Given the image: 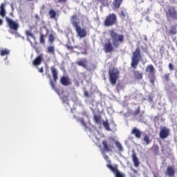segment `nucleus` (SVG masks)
<instances>
[{
    "instance_id": "obj_10",
    "label": "nucleus",
    "mask_w": 177,
    "mask_h": 177,
    "mask_svg": "<svg viewBox=\"0 0 177 177\" xmlns=\"http://www.w3.org/2000/svg\"><path fill=\"white\" fill-rule=\"evenodd\" d=\"M106 167L111 171V172H113L115 177H125L124 174L120 172L117 165L113 166V165L107 164Z\"/></svg>"
},
{
    "instance_id": "obj_12",
    "label": "nucleus",
    "mask_w": 177,
    "mask_h": 177,
    "mask_svg": "<svg viewBox=\"0 0 177 177\" xmlns=\"http://www.w3.org/2000/svg\"><path fill=\"white\" fill-rule=\"evenodd\" d=\"M169 129L165 127H162L159 133V136L160 139H167V138L169 136Z\"/></svg>"
},
{
    "instance_id": "obj_49",
    "label": "nucleus",
    "mask_w": 177,
    "mask_h": 177,
    "mask_svg": "<svg viewBox=\"0 0 177 177\" xmlns=\"http://www.w3.org/2000/svg\"><path fill=\"white\" fill-rule=\"evenodd\" d=\"M140 117H143V113L140 114Z\"/></svg>"
},
{
    "instance_id": "obj_19",
    "label": "nucleus",
    "mask_w": 177,
    "mask_h": 177,
    "mask_svg": "<svg viewBox=\"0 0 177 177\" xmlns=\"http://www.w3.org/2000/svg\"><path fill=\"white\" fill-rule=\"evenodd\" d=\"M25 34L27 37V39H26L27 41H28V42H30V44L32 45V41H31V39H30V37H30L31 38H32V39L35 41L36 38H35V36L33 35L32 32H31V30H26Z\"/></svg>"
},
{
    "instance_id": "obj_21",
    "label": "nucleus",
    "mask_w": 177,
    "mask_h": 177,
    "mask_svg": "<svg viewBox=\"0 0 177 177\" xmlns=\"http://www.w3.org/2000/svg\"><path fill=\"white\" fill-rule=\"evenodd\" d=\"M168 34L169 35H176V34H177L176 26H171L170 29L168 31Z\"/></svg>"
},
{
    "instance_id": "obj_6",
    "label": "nucleus",
    "mask_w": 177,
    "mask_h": 177,
    "mask_svg": "<svg viewBox=\"0 0 177 177\" xmlns=\"http://www.w3.org/2000/svg\"><path fill=\"white\" fill-rule=\"evenodd\" d=\"M145 73L148 74V78L150 83L154 86V82H156V68L153 64L147 65L145 68Z\"/></svg>"
},
{
    "instance_id": "obj_27",
    "label": "nucleus",
    "mask_w": 177,
    "mask_h": 177,
    "mask_svg": "<svg viewBox=\"0 0 177 177\" xmlns=\"http://www.w3.org/2000/svg\"><path fill=\"white\" fill-rule=\"evenodd\" d=\"M152 151L153 154L158 155L160 153V147L157 145H153L152 146Z\"/></svg>"
},
{
    "instance_id": "obj_23",
    "label": "nucleus",
    "mask_w": 177,
    "mask_h": 177,
    "mask_svg": "<svg viewBox=\"0 0 177 177\" xmlns=\"http://www.w3.org/2000/svg\"><path fill=\"white\" fill-rule=\"evenodd\" d=\"M133 74L136 80H143V74L139 72V71H133Z\"/></svg>"
},
{
    "instance_id": "obj_47",
    "label": "nucleus",
    "mask_w": 177,
    "mask_h": 177,
    "mask_svg": "<svg viewBox=\"0 0 177 177\" xmlns=\"http://www.w3.org/2000/svg\"><path fill=\"white\" fill-rule=\"evenodd\" d=\"M3 24V20L0 19V26H2Z\"/></svg>"
},
{
    "instance_id": "obj_1",
    "label": "nucleus",
    "mask_w": 177,
    "mask_h": 177,
    "mask_svg": "<svg viewBox=\"0 0 177 177\" xmlns=\"http://www.w3.org/2000/svg\"><path fill=\"white\" fill-rule=\"evenodd\" d=\"M109 35L112 39V42L109 40L103 46V50L105 53H111L115 49L120 48V44L124 42V35L118 34L117 32L111 30L109 31Z\"/></svg>"
},
{
    "instance_id": "obj_34",
    "label": "nucleus",
    "mask_w": 177,
    "mask_h": 177,
    "mask_svg": "<svg viewBox=\"0 0 177 177\" xmlns=\"http://www.w3.org/2000/svg\"><path fill=\"white\" fill-rule=\"evenodd\" d=\"M97 2H100L102 6H107L109 5V0H97Z\"/></svg>"
},
{
    "instance_id": "obj_37",
    "label": "nucleus",
    "mask_w": 177,
    "mask_h": 177,
    "mask_svg": "<svg viewBox=\"0 0 177 177\" xmlns=\"http://www.w3.org/2000/svg\"><path fill=\"white\" fill-rule=\"evenodd\" d=\"M62 100L64 103H68V97L67 95H63L62 97Z\"/></svg>"
},
{
    "instance_id": "obj_45",
    "label": "nucleus",
    "mask_w": 177,
    "mask_h": 177,
    "mask_svg": "<svg viewBox=\"0 0 177 177\" xmlns=\"http://www.w3.org/2000/svg\"><path fill=\"white\" fill-rule=\"evenodd\" d=\"M132 172H133V174H135L136 175L138 174V170L135 169H131Z\"/></svg>"
},
{
    "instance_id": "obj_48",
    "label": "nucleus",
    "mask_w": 177,
    "mask_h": 177,
    "mask_svg": "<svg viewBox=\"0 0 177 177\" xmlns=\"http://www.w3.org/2000/svg\"><path fill=\"white\" fill-rule=\"evenodd\" d=\"M26 1H28V2H31V1H32L34 0H26Z\"/></svg>"
},
{
    "instance_id": "obj_7",
    "label": "nucleus",
    "mask_w": 177,
    "mask_h": 177,
    "mask_svg": "<svg viewBox=\"0 0 177 177\" xmlns=\"http://www.w3.org/2000/svg\"><path fill=\"white\" fill-rule=\"evenodd\" d=\"M109 82L112 85L117 84V80L120 78V71L117 68H112L109 71Z\"/></svg>"
},
{
    "instance_id": "obj_32",
    "label": "nucleus",
    "mask_w": 177,
    "mask_h": 177,
    "mask_svg": "<svg viewBox=\"0 0 177 177\" xmlns=\"http://www.w3.org/2000/svg\"><path fill=\"white\" fill-rule=\"evenodd\" d=\"M103 127L105 128L106 131H111L110 129V124H109V122L107 121H104L103 122Z\"/></svg>"
},
{
    "instance_id": "obj_15",
    "label": "nucleus",
    "mask_w": 177,
    "mask_h": 177,
    "mask_svg": "<svg viewBox=\"0 0 177 177\" xmlns=\"http://www.w3.org/2000/svg\"><path fill=\"white\" fill-rule=\"evenodd\" d=\"M131 135H134L135 138L137 139H140L142 138V131L139 129L134 127L131 132Z\"/></svg>"
},
{
    "instance_id": "obj_24",
    "label": "nucleus",
    "mask_w": 177,
    "mask_h": 177,
    "mask_svg": "<svg viewBox=\"0 0 177 177\" xmlns=\"http://www.w3.org/2000/svg\"><path fill=\"white\" fill-rule=\"evenodd\" d=\"M143 142H145V145H150V143H151L150 136L145 134L143 138Z\"/></svg>"
},
{
    "instance_id": "obj_20",
    "label": "nucleus",
    "mask_w": 177,
    "mask_h": 177,
    "mask_svg": "<svg viewBox=\"0 0 177 177\" xmlns=\"http://www.w3.org/2000/svg\"><path fill=\"white\" fill-rule=\"evenodd\" d=\"M131 157H132L133 162L134 164V167L138 168V167L140 165V162H139V159L138 158V156H136V153H133Z\"/></svg>"
},
{
    "instance_id": "obj_35",
    "label": "nucleus",
    "mask_w": 177,
    "mask_h": 177,
    "mask_svg": "<svg viewBox=\"0 0 177 177\" xmlns=\"http://www.w3.org/2000/svg\"><path fill=\"white\" fill-rule=\"evenodd\" d=\"M48 41L51 44H53V42H55V35H53V34H50L48 35Z\"/></svg>"
},
{
    "instance_id": "obj_5",
    "label": "nucleus",
    "mask_w": 177,
    "mask_h": 177,
    "mask_svg": "<svg viewBox=\"0 0 177 177\" xmlns=\"http://www.w3.org/2000/svg\"><path fill=\"white\" fill-rule=\"evenodd\" d=\"M167 20H177V10L176 8L172 6H168L164 9Z\"/></svg>"
},
{
    "instance_id": "obj_22",
    "label": "nucleus",
    "mask_w": 177,
    "mask_h": 177,
    "mask_svg": "<svg viewBox=\"0 0 177 177\" xmlns=\"http://www.w3.org/2000/svg\"><path fill=\"white\" fill-rule=\"evenodd\" d=\"M6 15V11L5 10V3H1L0 6V16L1 17H5Z\"/></svg>"
},
{
    "instance_id": "obj_38",
    "label": "nucleus",
    "mask_w": 177,
    "mask_h": 177,
    "mask_svg": "<svg viewBox=\"0 0 177 177\" xmlns=\"http://www.w3.org/2000/svg\"><path fill=\"white\" fill-rule=\"evenodd\" d=\"M169 75H171V74H169V73L165 74L164 78H165V81H167V82H169V81H170Z\"/></svg>"
},
{
    "instance_id": "obj_8",
    "label": "nucleus",
    "mask_w": 177,
    "mask_h": 177,
    "mask_svg": "<svg viewBox=\"0 0 177 177\" xmlns=\"http://www.w3.org/2000/svg\"><path fill=\"white\" fill-rule=\"evenodd\" d=\"M115 24H117V15L114 13L109 14L104 21V27H113Z\"/></svg>"
},
{
    "instance_id": "obj_42",
    "label": "nucleus",
    "mask_w": 177,
    "mask_h": 177,
    "mask_svg": "<svg viewBox=\"0 0 177 177\" xmlns=\"http://www.w3.org/2000/svg\"><path fill=\"white\" fill-rule=\"evenodd\" d=\"M84 95L85 97H89V93L86 90H84Z\"/></svg>"
},
{
    "instance_id": "obj_46",
    "label": "nucleus",
    "mask_w": 177,
    "mask_h": 177,
    "mask_svg": "<svg viewBox=\"0 0 177 177\" xmlns=\"http://www.w3.org/2000/svg\"><path fill=\"white\" fill-rule=\"evenodd\" d=\"M34 49L37 53H39V50H38V47H34Z\"/></svg>"
},
{
    "instance_id": "obj_9",
    "label": "nucleus",
    "mask_w": 177,
    "mask_h": 177,
    "mask_svg": "<svg viewBox=\"0 0 177 177\" xmlns=\"http://www.w3.org/2000/svg\"><path fill=\"white\" fill-rule=\"evenodd\" d=\"M102 153H113L114 150V145L108 140H104L102 142Z\"/></svg>"
},
{
    "instance_id": "obj_44",
    "label": "nucleus",
    "mask_w": 177,
    "mask_h": 177,
    "mask_svg": "<svg viewBox=\"0 0 177 177\" xmlns=\"http://www.w3.org/2000/svg\"><path fill=\"white\" fill-rule=\"evenodd\" d=\"M58 2L59 3H66V2H67V0H58Z\"/></svg>"
},
{
    "instance_id": "obj_36",
    "label": "nucleus",
    "mask_w": 177,
    "mask_h": 177,
    "mask_svg": "<svg viewBox=\"0 0 177 177\" xmlns=\"http://www.w3.org/2000/svg\"><path fill=\"white\" fill-rule=\"evenodd\" d=\"M140 113V106H138L136 111H133L132 113V115L133 117H136V115H138V114Z\"/></svg>"
},
{
    "instance_id": "obj_3",
    "label": "nucleus",
    "mask_w": 177,
    "mask_h": 177,
    "mask_svg": "<svg viewBox=\"0 0 177 177\" xmlns=\"http://www.w3.org/2000/svg\"><path fill=\"white\" fill-rule=\"evenodd\" d=\"M142 59V53L140 47H137L136 50L133 53V55L131 57V67L136 70L138 68V66Z\"/></svg>"
},
{
    "instance_id": "obj_28",
    "label": "nucleus",
    "mask_w": 177,
    "mask_h": 177,
    "mask_svg": "<svg viewBox=\"0 0 177 177\" xmlns=\"http://www.w3.org/2000/svg\"><path fill=\"white\" fill-rule=\"evenodd\" d=\"M10 53V50L7 48H3L0 50L1 56H8Z\"/></svg>"
},
{
    "instance_id": "obj_39",
    "label": "nucleus",
    "mask_w": 177,
    "mask_h": 177,
    "mask_svg": "<svg viewBox=\"0 0 177 177\" xmlns=\"http://www.w3.org/2000/svg\"><path fill=\"white\" fill-rule=\"evenodd\" d=\"M127 15H128V14H127L125 11H124V10H122V11L120 12V17H122V19L127 17Z\"/></svg>"
},
{
    "instance_id": "obj_17",
    "label": "nucleus",
    "mask_w": 177,
    "mask_h": 177,
    "mask_svg": "<svg viewBox=\"0 0 177 177\" xmlns=\"http://www.w3.org/2000/svg\"><path fill=\"white\" fill-rule=\"evenodd\" d=\"M166 175L169 177H174L175 176V169L174 166H168L166 169Z\"/></svg>"
},
{
    "instance_id": "obj_30",
    "label": "nucleus",
    "mask_w": 177,
    "mask_h": 177,
    "mask_svg": "<svg viewBox=\"0 0 177 177\" xmlns=\"http://www.w3.org/2000/svg\"><path fill=\"white\" fill-rule=\"evenodd\" d=\"M48 53H51L52 55H55V46H50L47 48Z\"/></svg>"
},
{
    "instance_id": "obj_16",
    "label": "nucleus",
    "mask_w": 177,
    "mask_h": 177,
    "mask_svg": "<svg viewBox=\"0 0 177 177\" xmlns=\"http://www.w3.org/2000/svg\"><path fill=\"white\" fill-rule=\"evenodd\" d=\"M122 1L124 0H113L112 3V9L113 10H118V9H120L122 3Z\"/></svg>"
},
{
    "instance_id": "obj_31",
    "label": "nucleus",
    "mask_w": 177,
    "mask_h": 177,
    "mask_svg": "<svg viewBox=\"0 0 177 177\" xmlns=\"http://www.w3.org/2000/svg\"><path fill=\"white\" fill-rule=\"evenodd\" d=\"M80 122H81L82 125L85 127V131H88V127H86V122L84 120L83 118L79 119Z\"/></svg>"
},
{
    "instance_id": "obj_33",
    "label": "nucleus",
    "mask_w": 177,
    "mask_h": 177,
    "mask_svg": "<svg viewBox=\"0 0 177 177\" xmlns=\"http://www.w3.org/2000/svg\"><path fill=\"white\" fill-rule=\"evenodd\" d=\"M39 42L42 45H45V35H44V34L40 35Z\"/></svg>"
},
{
    "instance_id": "obj_18",
    "label": "nucleus",
    "mask_w": 177,
    "mask_h": 177,
    "mask_svg": "<svg viewBox=\"0 0 177 177\" xmlns=\"http://www.w3.org/2000/svg\"><path fill=\"white\" fill-rule=\"evenodd\" d=\"M60 83L62 85H64V86H68V85H71V80L67 77L63 76L60 79Z\"/></svg>"
},
{
    "instance_id": "obj_11",
    "label": "nucleus",
    "mask_w": 177,
    "mask_h": 177,
    "mask_svg": "<svg viewBox=\"0 0 177 177\" xmlns=\"http://www.w3.org/2000/svg\"><path fill=\"white\" fill-rule=\"evenodd\" d=\"M6 21L10 30H13V31H17V30H19V24L17 22L13 21L12 19L8 17H6Z\"/></svg>"
},
{
    "instance_id": "obj_43",
    "label": "nucleus",
    "mask_w": 177,
    "mask_h": 177,
    "mask_svg": "<svg viewBox=\"0 0 177 177\" xmlns=\"http://www.w3.org/2000/svg\"><path fill=\"white\" fill-rule=\"evenodd\" d=\"M37 68L39 70V73H44V68H43V66H41L40 68L37 67Z\"/></svg>"
},
{
    "instance_id": "obj_40",
    "label": "nucleus",
    "mask_w": 177,
    "mask_h": 177,
    "mask_svg": "<svg viewBox=\"0 0 177 177\" xmlns=\"http://www.w3.org/2000/svg\"><path fill=\"white\" fill-rule=\"evenodd\" d=\"M66 47L67 48L68 50H74V47H73V46L66 45Z\"/></svg>"
},
{
    "instance_id": "obj_14",
    "label": "nucleus",
    "mask_w": 177,
    "mask_h": 177,
    "mask_svg": "<svg viewBox=\"0 0 177 177\" xmlns=\"http://www.w3.org/2000/svg\"><path fill=\"white\" fill-rule=\"evenodd\" d=\"M44 61V55L40 54L39 55L36 59H35L32 62L33 66H35V67H38V66H40V64Z\"/></svg>"
},
{
    "instance_id": "obj_41",
    "label": "nucleus",
    "mask_w": 177,
    "mask_h": 177,
    "mask_svg": "<svg viewBox=\"0 0 177 177\" xmlns=\"http://www.w3.org/2000/svg\"><path fill=\"white\" fill-rule=\"evenodd\" d=\"M169 68L171 71H174V64H172V63L169 64Z\"/></svg>"
},
{
    "instance_id": "obj_29",
    "label": "nucleus",
    "mask_w": 177,
    "mask_h": 177,
    "mask_svg": "<svg viewBox=\"0 0 177 177\" xmlns=\"http://www.w3.org/2000/svg\"><path fill=\"white\" fill-rule=\"evenodd\" d=\"M115 145L117 147V149L119 150V151H122L124 150V148H122V145L121 143L118 141L115 142Z\"/></svg>"
},
{
    "instance_id": "obj_25",
    "label": "nucleus",
    "mask_w": 177,
    "mask_h": 177,
    "mask_svg": "<svg viewBox=\"0 0 177 177\" xmlns=\"http://www.w3.org/2000/svg\"><path fill=\"white\" fill-rule=\"evenodd\" d=\"M48 15L50 19H56V16H57V13L53 9H50L48 12Z\"/></svg>"
},
{
    "instance_id": "obj_13",
    "label": "nucleus",
    "mask_w": 177,
    "mask_h": 177,
    "mask_svg": "<svg viewBox=\"0 0 177 177\" xmlns=\"http://www.w3.org/2000/svg\"><path fill=\"white\" fill-rule=\"evenodd\" d=\"M76 64H77V66H80V67H83L85 70L89 71V68L88 67V60L85 58H82L79 61L76 62Z\"/></svg>"
},
{
    "instance_id": "obj_4",
    "label": "nucleus",
    "mask_w": 177,
    "mask_h": 177,
    "mask_svg": "<svg viewBox=\"0 0 177 177\" xmlns=\"http://www.w3.org/2000/svg\"><path fill=\"white\" fill-rule=\"evenodd\" d=\"M51 74L53 75V80L50 78V75H48V77L50 79V85L55 92H57V89H56V82H57V80L59 79V73L57 72V69L55 68V66H51ZM54 81V82H53Z\"/></svg>"
},
{
    "instance_id": "obj_50",
    "label": "nucleus",
    "mask_w": 177,
    "mask_h": 177,
    "mask_svg": "<svg viewBox=\"0 0 177 177\" xmlns=\"http://www.w3.org/2000/svg\"><path fill=\"white\" fill-rule=\"evenodd\" d=\"M105 158H109V156L107 155H106Z\"/></svg>"
},
{
    "instance_id": "obj_26",
    "label": "nucleus",
    "mask_w": 177,
    "mask_h": 177,
    "mask_svg": "<svg viewBox=\"0 0 177 177\" xmlns=\"http://www.w3.org/2000/svg\"><path fill=\"white\" fill-rule=\"evenodd\" d=\"M93 120L95 121V124L99 125L100 124H102V117L99 116L97 115H94L93 116Z\"/></svg>"
},
{
    "instance_id": "obj_2",
    "label": "nucleus",
    "mask_w": 177,
    "mask_h": 177,
    "mask_svg": "<svg viewBox=\"0 0 177 177\" xmlns=\"http://www.w3.org/2000/svg\"><path fill=\"white\" fill-rule=\"evenodd\" d=\"M76 20L77 15H73L71 17L72 26L75 27V31L78 37H80V38H85V36L88 34V32H86V30L80 26V23L77 22Z\"/></svg>"
}]
</instances>
